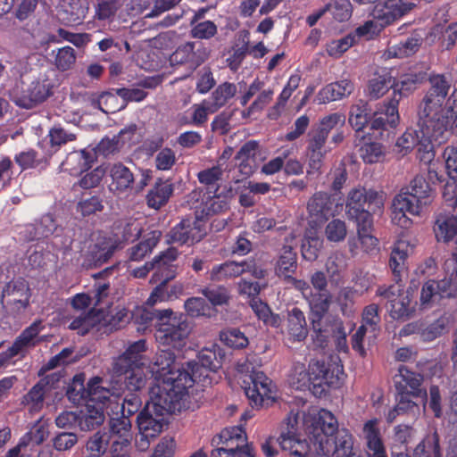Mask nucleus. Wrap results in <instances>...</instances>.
<instances>
[{"label": "nucleus", "instance_id": "nucleus-13", "mask_svg": "<svg viewBox=\"0 0 457 457\" xmlns=\"http://www.w3.org/2000/svg\"><path fill=\"white\" fill-rule=\"evenodd\" d=\"M45 328L43 320L37 319L29 327L24 328L14 339L12 345L0 353V368L9 364L11 360L18 355L24 358L29 349L34 348L43 342V337H40L39 334Z\"/></svg>", "mask_w": 457, "mask_h": 457}, {"label": "nucleus", "instance_id": "nucleus-19", "mask_svg": "<svg viewBox=\"0 0 457 457\" xmlns=\"http://www.w3.org/2000/svg\"><path fill=\"white\" fill-rule=\"evenodd\" d=\"M415 5L403 0H383L374 5L370 14L381 27H386L402 18Z\"/></svg>", "mask_w": 457, "mask_h": 457}, {"label": "nucleus", "instance_id": "nucleus-38", "mask_svg": "<svg viewBox=\"0 0 457 457\" xmlns=\"http://www.w3.org/2000/svg\"><path fill=\"white\" fill-rule=\"evenodd\" d=\"M434 232L439 242H450L457 235V216L448 213H439L436 216Z\"/></svg>", "mask_w": 457, "mask_h": 457}, {"label": "nucleus", "instance_id": "nucleus-3", "mask_svg": "<svg viewBox=\"0 0 457 457\" xmlns=\"http://www.w3.org/2000/svg\"><path fill=\"white\" fill-rule=\"evenodd\" d=\"M428 178L424 175H416L406 187L405 191L401 190L397 194L392 204V221L403 228H408L412 224V220L407 214L419 216L424 208L430 205L434 201L436 191L435 187L429 182L436 179L441 181V178L434 170H428Z\"/></svg>", "mask_w": 457, "mask_h": 457}, {"label": "nucleus", "instance_id": "nucleus-62", "mask_svg": "<svg viewBox=\"0 0 457 457\" xmlns=\"http://www.w3.org/2000/svg\"><path fill=\"white\" fill-rule=\"evenodd\" d=\"M104 209L102 199L98 195L82 198L77 204L76 211L81 216L87 217L101 212Z\"/></svg>", "mask_w": 457, "mask_h": 457}, {"label": "nucleus", "instance_id": "nucleus-9", "mask_svg": "<svg viewBox=\"0 0 457 457\" xmlns=\"http://www.w3.org/2000/svg\"><path fill=\"white\" fill-rule=\"evenodd\" d=\"M210 457H239L242 452L253 451L247 443L245 430L241 426L225 428L212 439Z\"/></svg>", "mask_w": 457, "mask_h": 457}, {"label": "nucleus", "instance_id": "nucleus-27", "mask_svg": "<svg viewBox=\"0 0 457 457\" xmlns=\"http://www.w3.org/2000/svg\"><path fill=\"white\" fill-rule=\"evenodd\" d=\"M229 209V200L221 193L213 192V195L207 197L195 211L196 219L203 224L214 215L226 212Z\"/></svg>", "mask_w": 457, "mask_h": 457}, {"label": "nucleus", "instance_id": "nucleus-33", "mask_svg": "<svg viewBox=\"0 0 457 457\" xmlns=\"http://www.w3.org/2000/svg\"><path fill=\"white\" fill-rule=\"evenodd\" d=\"M94 161V155L85 149L73 151L68 154L65 160L62 162V167L71 175H78L89 170Z\"/></svg>", "mask_w": 457, "mask_h": 457}, {"label": "nucleus", "instance_id": "nucleus-4", "mask_svg": "<svg viewBox=\"0 0 457 457\" xmlns=\"http://www.w3.org/2000/svg\"><path fill=\"white\" fill-rule=\"evenodd\" d=\"M146 352V341L139 339L130 344L126 351L114 359L112 371L116 376L125 375L127 391L140 393L146 383L144 371V353Z\"/></svg>", "mask_w": 457, "mask_h": 457}, {"label": "nucleus", "instance_id": "nucleus-60", "mask_svg": "<svg viewBox=\"0 0 457 457\" xmlns=\"http://www.w3.org/2000/svg\"><path fill=\"white\" fill-rule=\"evenodd\" d=\"M360 154L366 163H376L380 162L384 155V147L380 143L371 142L364 144L360 149Z\"/></svg>", "mask_w": 457, "mask_h": 457}, {"label": "nucleus", "instance_id": "nucleus-31", "mask_svg": "<svg viewBox=\"0 0 457 457\" xmlns=\"http://www.w3.org/2000/svg\"><path fill=\"white\" fill-rule=\"evenodd\" d=\"M87 12V6L79 0H72L60 6L57 10V18L63 25L75 27L83 22Z\"/></svg>", "mask_w": 457, "mask_h": 457}, {"label": "nucleus", "instance_id": "nucleus-16", "mask_svg": "<svg viewBox=\"0 0 457 457\" xmlns=\"http://www.w3.org/2000/svg\"><path fill=\"white\" fill-rule=\"evenodd\" d=\"M206 235L204 224L199 220L187 218L181 220L167 234V242L170 244L194 245L201 241Z\"/></svg>", "mask_w": 457, "mask_h": 457}, {"label": "nucleus", "instance_id": "nucleus-12", "mask_svg": "<svg viewBox=\"0 0 457 457\" xmlns=\"http://www.w3.org/2000/svg\"><path fill=\"white\" fill-rule=\"evenodd\" d=\"M101 381L100 378L96 377L88 381L86 387L85 374H76L67 386V398L74 404L90 402L104 403L109 399V391L100 386Z\"/></svg>", "mask_w": 457, "mask_h": 457}, {"label": "nucleus", "instance_id": "nucleus-61", "mask_svg": "<svg viewBox=\"0 0 457 457\" xmlns=\"http://www.w3.org/2000/svg\"><path fill=\"white\" fill-rule=\"evenodd\" d=\"M345 269V258L342 254L330 255L326 262V270L331 281L338 282L342 278V273Z\"/></svg>", "mask_w": 457, "mask_h": 457}, {"label": "nucleus", "instance_id": "nucleus-8", "mask_svg": "<svg viewBox=\"0 0 457 457\" xmlns=\"http://www.w3.org/2000/svg\"><path fill=\"white\" fill-rule=\"evenodd\" d=\"M115 250L116 245L111 237L102 232L92 233L82 243L78 262L85 270L98 268L112 258Z\"/></svg>", "mask_w": 457, "mask_h": 457}, {"label": "nucleus", "instance_id": "nucleus-56", "mask_svg": "<svg viewBox=\"0 0 457 457\" xmlns=\"http://www.w3.org/2000/svg\"><path fill=\"white\" fill-rule=\"evenodd\" d=\"M355 43V36L353 34H348L344 37L332 40L327 44L326 51L329 56L333 58H339Z\"/></svg>", "mask_w": 457, "mask_h": 457}, {"label": "nucleus", "instance_id": "nucleus-32", "mask_svg": "<svg viewBox=\"0 0 457 457\" xmlns=\"http://www.w3.org/2000/svg\"><path fill=\"white\" fill-rule=\"evenodd\" d=\"M287 333L293 342H302L308 335L307 323L304 313L298 307L287 311Z\"/></svg>", "mask_w": 457, "mask_h": 457}, {"label": "nucleus", "instance_id": "nucleus-20", "mask_svg": "<svg viewBox=\"0 0 457 457\" xmlns=\"http://www.w3.org/2000/svg\"><path fill=\"white\" fill-rule=\"evenodd\" d=\"M423 380L424 376L421 373L413 371L405 365H400L398 373L394 377L396 392L411 394L413 397L427 400V390L422 387Z\"/></svg>", "mask_w": 457, "mask_h": 457}, {"label": "nucleus", "instance_id": "nucleus-58", "mask_svg": "<svg viewBox=\"0 0 457 457\" xmlns=\"http://www.w3.org/2000/svg\"><path fill=\"white\" fill-rule=\"evenodd\" d=\"M187 314L192 318L210 316L211 307L202 297H190L184 303Z\"/></svg>", "mask_w": 457, "mask_h": 457}, {"label": "nucleus", "instance_id": "nucleus-22", "mask_svg": "<svg viewBox=\"0 0 457 457\" xmlns=\"http://www.w3.org/2000/svg\"><path fill=\"white\" fill-rule=\"evenodd\" d=\"M353 437L349 430L345 428L339 429L329 436L325 442H318L316 453L322 456L340 457L353 451Z\"/></svg>", "mask_w": 457, "mask_h": 457}, {"label": "nucleus", "instance_id": "nucleus-28", "mask_svg": "<svg viewBox=\"0 0 457 457\" xmlns=\"http://www.w3.org/2000/svg\"><path fill=\"white\" fill-rule=\"evenodd\" d=\"M354 83L343 79L324 86L317 95L319 104H327L348 97L354 91Z\"/></svg>", "mask_w": 457, "mask_h": 457}, {"label": "nucleus", "instance_id": "nucleus-39", "mask_svg": "<svg viewBox=\"0 0 457 457\" xmlns=\"http://www.w3.org/2000/svg\"><path fill=\"white\" fill-rule=\"evenodd\" d=\"M416 312V303H412V294L407 290L390 304L389 313L394 320H407Z\"/></svg>", "mask_w": 457, "mask_h": 457}, {"label": "nucleus", "instance_id": "nucleus-30", "mask_svg": "<svg viewBox=\"0 0 457 457\" xmlns=\"http://www.w3.org/2000/svg\"><path fill=\"white\" fill-rule=\"evenodd\" d=\"M398 104L399 99H390L384 112L374 113L370 121V129L387 130L395 129L399 122Z\"/></svg>", "mask_w": 457, "mask_h": 457}, {"label": "nucleus", "instance_id": "nucleus-64", "mask_svg": "<svg viewBox=\"0 0 457 457\" xmlns=\"http://www.w3.org/2000/svg\"><path fill=\"white\" fill-rule=\"evenodd\" d=\"M323 246V240L319 237H308L302 244V255L309 262L315 261Z\"/></svg>", "mask_w": 457, "mask_h": 457}, {"label": "nucleus", "instance_id": "nucleus-44", "mask_svg": "<svg viewBox=\"0 0 457 457\" xmlns=\"http://www.w3.org/2000/svg\"><path fill=\"white\" fill-rule=\"evenodd\" d=\"M79 427L81 430L89 431L100 426L104 420V415L101 407L86 403L85 410L78 414Z\"/></svg>", "mask_w": 457, "mask_h": 457}, {"label": "nucleus", "instance_id": "nucleus-49", "mask_svg": "<svg viewBox=\"0 0 457 457\" xmlns=\"http://www.w3.org/2000/svg\"><path fill=\"white\" fill-rule=\"evenodd\" d=\"M31 297V291L29 286V283L20 278L16 280H11L4 286L2 292L1 301L4 303L5 300H10V298H23Z\"/></svg>", "mask_w": 457, "mask_h": 457}, {"label": "nucleus", "instance_id": "nucleus-18", "mask_svg": "<svg viewBox=\"0 0 457 457\" xmlns=\"http://www.w3.org/2000/svg\"><path fill=\"white\" fill-rule=\"evenodd\" d=\"M210 55V50L202 42H187L177 47L170 55L174 64H187L189 69L195 70L203 64Z\"/></svg>", "mask_w": 457, "mask_h": 457}, {"label": "nucleus", "instance_id": "nucleus-37", "mask_svg": "<svg viewBox=\"0 0 457 457\" xmlns=\"http://www.w3.org/2000/svg\"><path fill=\"white\" fill-rule=\"evenodd\" d=\"M297 270V254L290 245H283L275 264V273L283 280L290 278Z\"/></svg>", "mask_w": 457, "mask_h": 457}, {"label": "nucleus", "instance_id": "nucleus-59", "mask_svg": "<svg viewBox=\"0 0 457 457\" xmlns=\"http://www.w3.org/2000/svg\"><path fill=\"white\" fill-rule=\"evenodd\" d=\"M190 36L196 39L209 40L218 33L217 25L209 20L200 21L193 26H190Z\"/></svg>", "mask_w": 457, "mask_h": 457}, {"label": "nucleus", "instance_id": "nucleus-29", "mask_svg": "<svg viewBox=\"0 0 457 457\" xmlns=\"http://www.w3.org/2000/svg\"><path fill=\"white\" fill-rule=\"evenodd\" d=\"M44 441L43 433L40 429L25 433L18 444L8 450L9 457H33L37 448Z\"/></svg>", "mask_w": 457, "mask_h": 457}, {"label": "nucleus", "instance_id": "nucleus-25", "mask_svg": "<svg viewBox=\"0 0 457 457\" xmlns=\"http://www.w3.org/2000/svg\"><path fill=\"white\" fill-rule=\"evenodd\" d=\"M334 200L325 192H316L308 201L307 211L312 221L323 223L333 216Z\"/></svg>", "mask_w": 457, "mask_h": 457}, {"label": "nucleus", "instance_id": "nucleus-5", "mask_svg": "<svg viewBox=\"0 0 457 457\" xmlns=\"http://www.w3.org/2000/svg\"><path fill=\"white\" fill-rule=\"evenodd\" d=\"M155 338L164 347L180 350L187 343L191 327L186 314L164 309L159 313L155 323Z\"/></svg>", "mask_w": 457, "mask_h": 457}, {"label": "nucleus", "instance_id": "nucleus-21", "mask_svg": "<svg viewBox=\"0 0 457 457\" xmlns=\"http://www.w3.org/2000/svg\"><path fill=\"white\" fill-rule=\"evenodd\" d=\"M306 299L313 314L312 320V329L316 333L317 340L320 342L321 345L327 342L328 338L327 330L321 327V319L329 309L331 295L328 291L312 292Z\"/></svg>", "mask_w": 457, "mask_h": 457}, {"label": "nucleus", "instance_id": "nucleus-53", "mask_svg": "<svg viewBox=\"0 0 457 457\" xmlns=\"http://www.w3.org/2000/svg\"><path fill=\"white\" fill-rule=\"evenodd\" d=\"M421 140L420 129L419 130L407 129L395 143L396 151L402 155L407 154L411 149L418 146Z\"/></svg>", "mask_w": 457, "mask_h": 457}, {"label": "nucleus", "instance_id": "nucleus-2", "mask_svg": "<svg viewBox=\"0 0 457 457\" xmlns=\"http://www.w3.org/2000/svg\"><path fill=\"white\" fill-rule=\"evenodd\" d=\"M183 378L172 379L163 390L157 391L152 401H147L138 412L137 424L139 432L145 439L158 436L164 426V413H175L183 407L185 390L191 380L187 375Z\"/></svg>", "mask_w": 457, "mask_h": 457}, {"label": "nucleus", "instance_id": "nucleus-51", "mask_svg": "<svg viewBox=\"0 0 457 457\" xmlns=\"http://www.w3.org/2000/svg\"><path fill=\"white\" fill-rule=\"evenodd\" d=\"M200 293L213 306L227 304L230 298L228 289L225 286L221 285H209L200 289Z\"/></svg>", "mask_w": 457, "mask_h": 457}, {"label": "nucleus", "instance_id": "nucleus-7", "mask_svg": "<svg viewBox=\"0 0 457 457\" xmlns=\"http://www.w3.org/2000/svg\"><path fill=\"white\" fill-rule=\"evenodd\" d=\"M141 177L136 181L134 173L122 162L111 164L106 170V174L110 179L108 189L114 195L120 196L128 195L131 190L139 193L145 189L152 179V170L145 169L140 170Z\"/></svg>", "mask_w": 457, "mask_h": 457}, {"label": "nucleus", "instance_id": "nucleus-42", "mask_svg": "<svg viewBox=\"0 0 457 457\" xmlns=\"http://www.w3.org/2000/svg\"><path fill=\"white\" fill-rule=\"evenodd\" d=\"M130 428L131 421L127 416L121 414L120 417L111 418L109 420V438L117 437L113 440L112 445H128L130 439Z\"/></svg>", "mask_w": 457, "mask_h": 457}, {"label": "nucleus", "instance_id": "nucleus-40", "mask_svg": "<svg viewBox=\"0 0 457 457\" xmlns=\"http://www.w3.org/2000/svg\"><path fill=\"white\" fill-rule=\"evenodd\" d=\"M371 115L372 110L370 104L360 99L351 106L348 121L356 132L362 131L370 123Z\"/></svg>", "mask_w": 457, "mask_h": 457}, {"label": "nucleus", "instance_id": "nucleus-43", "mask_svg": "<svg viewBox=\"0 0 457 457\" xmlns=\"http://www.w3.org/2000/svg\"><path fill=\"white\" fill-rule=\"evenodd\" d=\"M424 79V73L411 72L402 75L397 82L394 81V96L392 99H401L412 93Z\"/></svg>", "mask_w": 457, "mask_h": 457}, {"label": "nucleus", "instance_id": "nucleus-14", "mask_svg": "<svg viewBox=\"0 0 457 457\" xmlns=\"http://www.w3.org/2000/svg\"><path fill=\"white\" fill-rule=\"evenodd\" d=\"M308 439L313 444V448L318 449V442H325L338 428V422L335 415L326 410L320 409L316 414L310 415L305 420Z\"/></svg>", "mask_w": 457, "mask_h": 457}, {"label": "nucleus", "instance_id": "nucleus-23", "mask_svg": "<svg viewBox=\"0 0 457 457\" xmlns=\"http://www.w3.org/2000/svg\"><path fill=\"white\" fill-rule=\"evenodd\" d=\"M250 378L252 385L245 387V392L253 406L262 407L265 402L274 400L272 381L263 372H253Z\"/></svg>", "mask_w": 457, "mask_h": 457}, {"label": "nucleus", "instance_id": "nucleus-35", "mask_svg": "<svg viewBox=\"0 0 457 457\" xmlns=\"http://www.w3.org/2000/svg\"><path fill=\"white\" fill-rule=\"evenodd\" d=\"M173 190V184L170 180L158 179L145 196L148 207L154 210L161 209L169 202Z\"/></svg>", "mask_w": 457, "mask_h": 457}, {"label": "nucleus", "instance_id": "nucleus-50", "mask_svg": "<svg viewBox=\"0 0 457 457\" xmlns=\"http://www.w3.org/2000/svg\"><path fill=\"white\" fill-rule=\"evenodd\" d=\"M220 340L228 347L232 349L245 348L248 344V338L239 328H228L220 332Z\"/></svg>", "mask_w": 457, "mask_h": 457}, {"label": "nucleus", "instance_id": "nucleus-57", "mask_svg": "<svg viewBox=\"0 0 457 457\" xmlns=\"http://www.w3.org/2000/svg\"><path fill=\"white\" fill-rule=\"evenodd\" d=\"M121 6L120 0H102L96 6L95 18L98 21H110Z\"/></svg>", "mask_w": 457, "mask_h": 457}, {"label": "nucleus", "instance_id": "nucleus-47", "mask_svg": "<svg viewBox=\"0 0 457 457\" xmlns=\"http://www.w3.org/2000/svg\"><path fill=\"white\" fill-rule=\"evenodd\" d=\"M239 277V266L237 262L227 261L220 264L214 265L211 271L209 278L212 281L221 282Z\"/></svg>", "mask_w": 457, "mask_h": 457}, {"label": "nucleus", "instance_id": "nucleus-15", "mask_svg": "<svg viewBox=\"0 0 457 457\" xmlns=\"http://www.w3.org/2000/svg\"><path fill=\"white\" fill-rule=\"evenodd\" d=\"M173 350L174 349L170 347L160 349L155 354L154 365L156 367V372L163 377L162 385L158 386V391L163 390L172 379H176L177 381L179 378H183L182 375H187L191 383L186 387V397L188 394V388L192 387L194 385V375L190 374V372L184 368H177L175 362L176 355Z\"/></svg>", "mask_w": 457, "mask_h": 457}, {"label": "nucleus", "instance_id": "nucleus-6", "mask_svg": "<svg viewBox=\"0 0 457 457\" xmlns=\"http://www.w3.org/2000/svg\"><path fill=\"white\" fill-rule=\"evenodd\" d=\"M382 207V195L376 190L358 187L348 192L345 202L346 214L356 224L366 220H372V213L379 212Z\"/></svg>", "mask_w": 457, "mask_h": 457}, {"label": "nucleus", "instance_id": "nucleus-11", "mask_svg": "<svg viewBox=\"0 0 457 457\" xmlns=\"http://www.w3.org/2000/svg\"><path fill=\"white\" fill-rule=\"evenodd\" d=\"M54 76V71L40 73L26 87L14 94L13 102L15 104L21 108L31 109L44 103L54 94L55 87Z\"/></svg>", "mask_w": 457, "mask_h": 457}, {"label": "nucleus", "instance_id": "nucleus-46", "mask_svg": "<svg viewBox=\"0 0 457 457\" xmlns=\"http://www.w3.org/2000/svg\"><path fill=\"white\" fill-rule=\"evenodd\" d=\"M415 457H442L440 437L436 431L427 435L414 448Z\"/></svg>", "mask_w": 457, "mask_h": 457}, {"label": "nucleus", "instance_id": "nucleus-34", "mask_svg": "<svg viewBox=\"0 0 457 457\" xmlns=\"http://www.w3.org/2000/svg\"><path fill=\"white\" fill-rule=\"evenodd\" d=\"M389 88L394 89V79L386 68H378L370 79L367 94L371 99L383 96Z\"/></svg>", "mask_w": 457, "mask_h": 457}, {"label": "nucleus", "instance_id": "nucleus-17", "mask_svg": "<svg viewBox=\"0 0 457 457\" xmlns=\"http://www.w3.org/2000/svg\"><path fill=\"white\" fill-rule=\"evenodd\" d=\"M225 356L224 350L217 344H212L210 347L203 348L197 354V362H187V370L194 375V383L197 378L208 376L204 374V371L218 370L221 367Z\"/></svg>", "mask_w": 457, "mask_h": 457}, {"label": "nucleus", "instance_id": "nucleus-55", "mask_svg": "<svg viewBox=\"0 0 457 457\" xmlns=\"http://www.w3.org/2000/svg\"><path fill=\"white\" fill-rule=\"evenodd\" d=\"M328 151L327 149L306 148L308 158L307 176L315 175L318 177L322 173L324 159Z\"/></svg>", "mask_w": 457, "mask_h": 457}, {"label": "nucleus", "instance_id": "nucleus-24", "mask_svg": "<svg viewBox=\"0 0 457 457\" xmlns=\"http://www.w3.org/2000/svg\"><path fill=\"white\" fill-rule=\"evenodd\" d=\"M261 155L259 142L249 140L237 153L235 159L239 171L245 176H251L258 168V159Z\"/></svg>", "mask_w": 457, "mask_h": 457}, {"label": "nucleus", "instance_id": "nucleus-1", "mask_svg": "<svg viewBox=\"0 0 457 457\" xmlns=\"http://www.w3.org/2000/svg\"><path fill=\"white\" fill-rule=\"evenodd\" d=\"M429 88L418 105V126L421 140L417 158L424 164L435 157L434 144H445L453 134L457 135V88L451 95V83L443 74H432Z\"/></svg>", "mask_w": 457, "mask_h": 457}, {"label": "nucleus", "instance_id": "nucleus-48", "mask_svg": "<svg viewBox=\"0 0 457 457\" xmlns=\"http://www.w3.org/2000/svg\"><path fill=\"white\" fill-rule=\"evenodd\" d=\"M223 170L220 165L207 168L198 172L197 179L200 184L204 185L209 193L218 192L220 182L222 180Z\"/></svg>", "mask_w": 457, "mask_h": 457}, {"label": "nucleus", "instance_id": "nucleus-45", "mask_svg": "<svg viewBox=\"0 0 457 457\" xmlns=\"http://www.w3.org/2000/svg\"><path fill=\"white\" fill-rule=\"evenodd\" d=\"M161 235L162 234L159 230H153L147 233L141 242L129 249V260L133 262L141 261L157 245L160 241Z\"/></svg>", "mask_w": 457, "mask_h": 457}, {"label": "nucleus", "instance_id": "nucleus-10", "mask_svg": "<svg viewBox=\"0 0 457 457\" xmlns=\"http://www.w3.org/2000/svg\"><path fill=\"white\" fill-rule=\"evenodd\" d=\"M279 445L283 451H287L292 457H320L321 453H316L313 444L309 441L296 437L292 430L287 433L282 432L278 438L268 437L262 444V451L266 457H276L278 453L277 445Z\"/></svg>", "mask_w": 457, "mask_h": 457}, {"label": "nucleus", "instance_id": "nucleus-36", "mask_svg": "<svg viewBox=\"0 0 457 457\" xmlns=\"http://www.w3.org/2000/svg\"><path fill=\"white\" fill-rule=\"evenodd\" d=\"M96 317L97 322L102 323L103 326L108 328L110 330H116L122 328L129 321L131 313L127 308L117 305L106 314L103 310H98Z\"/></svg>", "mask_w": 457, "mask_h": 457}, {"label": "nucleus", "instance_id": "nucleus-54", "mask_svg": "<svg viewBox=\"0 0 457 457\" xmlns=\"http://www.w3.org/2000/svg\"><path fill=\"white\" fill-rule=\"evenodd\" d=\"M372 220H364V222L357 223V234L364 252L370 253L378 245V240L373 237L370 232L372 228Z\"/></svg>", "mask_w": 457, "mask_h": 457}, {"label": "nucleus", "instance_id": "nucleus-52", "mask_svg": "<svg viewBox=\"0 0 457 457\" xmlns=\"http://www.w3.org/2000/svg\"><path fill=\"white\" fill-rule=\"evenodd\" d=\"M237 87L234 83L224 82L220 84L212 93V105L214 107L212 112L224 106L229 99L235 96Z\"/></svg>", "mask_w": 457, "mask_h": 457}, {"label": "nucleus", "instance_id": "nucleus-26", "mask_svg": "<svg viewBox=\"0 0 457 457\" xmlns=\"http://www.w3.org/2000/svg\"><path fill=\"white\" fill-rule=\"evenodd\" d=\"M378 420L371 419L363 425L367 457H387L386 447L378 428Z\"/></svg>", "mask_w": 457, "mask_h": 457}, {"label": "nucleus", "instance_id": "nucleus-63", "mask_svg": "<svg viewBox=\"0 0 457 457\" xmlns=\"http://www.w3.org/2000/svg\"><path fill=\"white\" fill-rule=\"evenodd\" d=\"M290 383L295 389L301 390L308 386L312 383L309 370H307L304 364H296L294 366L290 374Z\"/></svg>", "mask_w": 457, "mask_h": 457}, {"label": "nucleus", "instance_id": "nucleus-41", "mask_svg": "<svg viewBox=\"0 0 457 457\" xmlns=\"http://www.w3.org/2000/svg\"><path fill=\"white\" fill-rule=\"evenodd\" d=\"M407 258L408 245L403 241L395 244L390 253L388 265L394 275V279L395 282L402 281V275L406 270L405 262Z\"/></svg>", "mask_w": 457, "mask_h": 457}]
</instances>
